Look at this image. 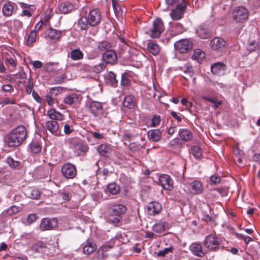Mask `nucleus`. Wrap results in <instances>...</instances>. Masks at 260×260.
<instances>
[{
  "label": "nucleus",
  "instance_id": "1",
  "mask_svg": "<svg viewBox=\"0 0 260 260\" xmlns=\"http://www.w3.org/2000/svg\"><path fill=\"white\" fill-rule=\"evenodd\" d=\"M126 211L125 206L121 204L114 205L107 211L106 218L109 222L114 224H117L122 220V215Z\"/></svg>",
  "mask_w": 260,
  "mask_h": 260
},
{
  "label": "nucleus",
  "instance_id": "2",
  "mask_svg": "<svg viewBox=\"0 0 260 260\" xmlns=\"http://www.w3.org/2000/svg\"><path fill=\"white\" fill-rule=\"evenodd\" d=\"M26 131L23 125H19L12 131L9 137V145L11 147L20 145L26 138Z\"/></svg>",
  "mask_w": 260,
  "mask_h": 260
},
{
  "label": "nucleus",
  "instance_id": "3",
  "mask_svg": "<svg viewBox=\"0 0 260 260\" xmlns=\"http://www.w3.org/2000/svg\"><path fill=\"white\" fill-rule=\"evenodd\" d=\"M221 243V239L213 234L206 236L203 241L204 247L212 251H215L219 249Z\"/></svg>",
  "mask_w": 260,
  "mask_h": 260
},
{
  "label": "nucleus",
  "instance_id": "4",
  "mask_svg": "<svg viewBox=\"0 0 260 260\" xmlns=\"http://www.w3.org/2000/svg\"><path fill=\"white\" fill-rule=\"evenodd\" d=\"M84 17L86 19L87 24H83L82 22V30L86 29L88 24L91 26L98 25L101 20V15L98 9L89 10L88 15Z\"/></svg>",
  "mask_w": 260,
  "mask_h": 260
},
{
  "label": "nucleus",
  "instance_id": "5",
  "mask_svg": "<svg viewBox=\"0 0 260 260\" xmlns=\"http://www.w3.org/2000/svg\"><path fill=\"white\" fill-rule=\"evenodd\" d=\"M193 44L189 39H182L174 43L176 51L180 53H186L192 49Z\"/></svg>",
  "mask_w": 260,
  "mask_h": 260
},
{
  "label": "nucleus",
  "instance_id": "6",
  "mask_svg": "<svg viewBox=\"0 0 260 260\" xmlns=\"http://www.w3.org/2000/svg\"><path fill=\"white\" fill-rule=\"evenodd\" d=\"M62 35V32L52 27L46 29L44 33V38L50 43H55L59 40Z\"/></svg>",
  "mask_w": 260,
  "mask_h": 260
},
{
  "label": "nucleus",
  "instance_id": "7",
  "mask_svg": "<svg viewBox=\"0 0 260 260\" xmlns=\"http://www.w3.org/2000/svg\"><path fill=\"white\" fill-rule=\"evenodd\" d=\"M248 10L244 7H238L235 8L233 13L234 19L238 22H243L248 19Z\"/></svg>",
  "mask_w": 260,
  "mask_h": 260
},
{
  "label": "nucleus",
  "instance_id": "8",
  "mask_svg": "<svg viewBox=\"0 0 260 260\" xmlns=\"http://www.w3.org/2000/svg\"><path fill=\"white\" fill-rule=\"evenodd\" d=\"M165 29L164 22L160 18L156 19L153 23V27L150 29L151 37L158 38Z\"/></svg>",
  "mask_w": 260,
  "mask_h": 260
},
{
  "label": "nucleus",
  "instance_id": "9",
  "mask_svg": "<svg viewBox=\"0 0 260 260\" xmlns=\"http://www.w3.org/2000/svg\"><path fill=\"white\" fill-rule=\"evenodd\" d=\"M57 225L58 220L56 218H44L41 220L40 228L42 231L51 230L57 227Z\"/></svg>",
  "mask_w": 260,
  "mask_h": 260
},
{
  "label": "nucleus",
  "instance_id": "10",
  "mask_svg": "<svg viewBox=\"0 0 260 260\" xmlns=\"http://www.w3.org/2000/svg\"><path fill=\"white\" fill-rule=\"evenodd\" d=\"M61 172L67 178L72 179L76 175L77 171L75 167L70 164H65L61 168Z\"/></svg>",
  "mask_w": 260,
  "mask_h": 260
},
{
  "label": "nucleus",
  "instance_id": "11",
  "mask_svg": "<svg viewBox=\"0 0 260 260\" xmlns=\"http://www.w3.org/2000/svg\"><path fill=\"white\" fill-rule=\"evenodd\" d=\"M86 108L89 109L94 116H101L103 115V106L100 102H92L89 105H86Z\"/></svg>",
  "mask_w": 260,
  "mask_h": 260
},
{
  "label": "nucleus",
  "instance_id": "12",
  "mask_svg": "<svg viewBox=\"0 0 260 260\" xmlns=\"http://www.w3.org/2000/svg\"><path fill=\"white\" fill-rule=\"evenodd\" d=\"M159 181L165 190H171L173 189V181L169 175L167 174L160 175L159 178Z\"/></svg>",
  "mask_w": 260,
  "mask_h": 260
},
{
  "label": "nucleus",
  "instance_id": "13",
  "mask_svg": "<svg viewBox=\"0 0 260 260\" xmlns=\"http://www.w3.org/2000/svg\"><path fill=\"white\" fill-rule=\"evenodd\" d=\"M103 58L106 64H115L117 60L116 53L113 50L106 51L103 54Z\"/></svg>",
  "mask_w": 260,
  "mask_h": 260
},
{
  "label": "nucleus",
  "instance_id": "14",
  "mask_svg": "<svg viewBox=\"0 0 260 260\" xmlns=\"http://www.w3.org/2000/svg\"><path fill=\"white\" fill-rule=\"evenodd\" d=\"M186 7L181 4L179 5L175 9L172 10L170 14L172 19L177 20L182 18Z\"/></svg>",
  "mask_w": 260,
  "mask_h": 260
},
{
  "label": "nucleus",
  "instance_id": "15",
  "mask_svg": "<svg viewBox=\"0 0 260 260\" xmlns=\"http://www.w3.org/2000/svg\"><path fill=\"white\" fill-rule=\"evenodd\" d=\"M161 205L158 202L153 201L149 203L147 206V212L149 215L154 216L161 211Z\"/></svg>",
  "mask_w": 260,
  "mask_h": 260
},
{
  "label": "nucleus",
  "instance_id": "16",
  "mask_svg": "<svg viewBox=\"0 0 260 260\" xmlns=\"http://www.w3.org/2000/svg\"><path fill=\"white\" fill-rule=\"evenodd\" d=\"M189 249L193 255L198 257H203L205 255V253L203 251L202 246L199 243H192L190 245Z\"/></svg>",
  "mask_w": 260,
  "mask_h": 260
},
{
  "label": "nucleus",
  "instance_id": "17",
  "mask_svg": "<svg viewBox=\"0 0 260 260\" xmlns=\"http://www.w3.org/2000/svg\"><path fill=\"white\" fill-rule=\"evenodd\" d=\"M122 104L124 107L134 110L137 105L136 98L133 95H128L125 96Z\"/></svg>",
  "mask_w": 260,
  "mask_h": 260
},
{
  "label": "nucleus",
  "instance_id": "18",
  "mask_svg": "<svg viewBox=\"0 0 260 260\" xmlns=\"http://www.w3.org/2000/svg\"><path fill=\"white\" fill-rule=\"evenodd\" d=\"M197 35L202 39H207L210 37L211 32L204 25L198 26L196 30Z\"/></svg>",
  "mask_w": 260,
  "mask_h": 260
},
{
  "label": "nucleus",
  "instance_id": "19",
  "mask_svg": "<svg viewBox=\"0 0 260 260\" xmlns=\"http://www.w3.org/2000/svg\"><path fill=\"white\" fill-rule=\"evenodd\" d=\"M225 44V41L220 37H215L211 42L212 48L215 50H219L223 48Z\"/></svg>",
  "mask_w": 260,
  "mask_h": 260
},
{
  "label": "nucleus",
  "instance_id": "20",
  "mask_svg": "<svg viewBox=\"0 0 260 260\" xmlns=\"http://www.w3.org/2000/svg\"><path fill=\"white\" fill-rule=\"evenodd\" d=\"M25 194L29 198L38 200L40 199V192L35 187H29L25 190Z\"/></svg>",
  "mask_w": 260,
  "mask_h": 260
},
{
  "label": "nucleus",
  "instance_id": "21",
  "mask_svg": "<svg viewBox=\"0 0 260 260\" xmlns=\"http://www.w3.org/2000/svg\"><path fill=\"white\" fill-rule=\"evenodd\" d=\"M180 69L186 75L185 76H183V78L188 80L194 74L193 69L190 62H186L182 67H180Z\"/></svg>",
  "mask_w": 260,
  "mask_h": 260
},
{
  "label": "nucleus",
  "instance_id": "22",
  "mask_svg": "<svg viewBox=\"0 0 260 260\" xmlns=\"http://www.w3.org/2000/svg\"><path fill=\"white\" fill-rule=\"evenodd\" d=\"M97 150L101 155L107 157L111 154L112 148L110 145L102 144L98 147Z\"/></svg>",
  "mask_w": 260,
  "mask_h": 260
},
{
  "label": "nucleus",
  "instance_id": "23",
  "mask_svg": "<svg viewBox=\"0 0 260 260\" xmlns=\"http://www.w3.org/2000/svg\"><path fill=\"white\" fill-rule=\"evenodd\" d=\"M190 192L193 194H201L203 192V187L199 181H194L190 184Z\"/></svg>",
  "mask_w": 260,
  "mask_h": 260
},
{
  "label": "nucleus",
  "instance_id": "24",
  "mask_svg": "<svg viewBox=\"0 0 260 260\" xmlns=\"http://www.w3.org/2000/svg\"><path fill=\"white\" fill-rule=\"evenodd\" d=\"M46 126L47 129L52 134L58 135L59 125L56 121L50 120L46 123Z\"/></svg>",
  "mask_w": 260,
  "mask_h": 260
},
{
  "label": "nucleus",
  "instance_id": "25",
  "mask_svg": "<svg viewBox=\"0 0 260 260\" xmlns=\"http://www.w3.org/2000/svg\"><path fill=\"white\" fill-rule=\"evenodd\" d=\"M168 229V224L165 221H159L156 223L152 227L153 232L161 234Z\"/></svg>",
  "mask_w": 260,
  "mask_h": 260
},
{
  "label": "nucleus",
  "instance_id": "26",
  "mask_svg": "<svg viewBox=\"0 0 260 260\" xmlns=\"http://www.w3.org/2000/svg\"><path fill=\"white\" fill-rule=\"evenodd\" d=\"M106 82L107 84L116 87L118 84V80L116 79V75L113 72H109L105 76Z\"/></svg>",
  "mask_w": 260,
  "mask_h": 260
},
{
  "label": "nucleus",
  "instance_id": "27",
  "mask_svg": "<svg viewBox=\"0 0 260 260\" xmlns=\"http://www.w3.org/2000/svg\"><path fill=\"white\" fill-rule=\"evenodd\" d=\"M47 116L52 120L61 121L64 119V115L59 112L56 111L54 109H51L47 111Z\"/></svg>",
  "mask_w": 260,
  "mask_h": 260
},
{
  "label": "nucleus",
  "instance_id": "28",
  "mask_svg": "<svg viewBox=\"0 0 260 260\" xmlns=\"http://www.w3.org/2000/svg\"><path fill=\"white\" fill-rule=\"evenodd\" d=\"M148 138L153 142H158L161 137V132L158 129L150 130L147 133Z\"/></svg>",
  "mask_w": 260,
  "mask_h": 260
},
{
  "label": "nucleus",
  "instance_id": "29",
  "mask_svg": "<svg viewBox=\"0 0 260 260\" xmlns=\"http://www.w3.org/2000/svg\"><path fill=\"white\" fill-rule=\"evenodd\" d=\"M29 148L33 154H39L42 151V146L39 142L33 140L29 144Z\"/></svg>",
  "mask_w": 260,
  "mask_h": 260
},
{
  "label": "nucleus",
  "instance_id": "30",
  "mask_svg": "<svg viewBox=\"0 0 260 260\" xmlns=\"http://www.w3.org/2000/svg\"><path fill=\"white\" fill-rule=\"evenodd\" d=\"M225 65L220 62L215 63L211 67L212 73L214 75H219L225 70Z\"/></svg>",
  "mask_w": 260,
  "mask_h": 260
},
{
  "label": "nucleus",
  "instance_id": "31",
  "mask_svg": "<svg viewBox=\"0 0 260 260\" xmlns=\"http://www.w3.org/2000/svg\"><path fill=\"white\" fill-rule=\"evenodd\" d=\"M179 134L181 139L184 141H189L193 138L192 133L188 129H180L179 131Z\"/></svg>",
  "mask_w": 260,
  "mask_h": 260
},
{
  "label": "nucleus",
  "instance_id": "32",
  "mask_svg": "<svg viewBox=\"0 0 260 260\" xmlns=\"http://www.w3.org/2000/svg\"><path fill=\"white\" fill-rule=\"evenodd\" d=\"M148 51L153 55H157L160 51L159 45L155 42L152 41L147 44Z\"/></svg>",
  "mask_w": 260,
  "mask_h": 260
},
{
  "label": "nucleus",
  "instance_id": "33",
  "mask_svg": "<svg viewBox=\"0 0 260 260\" xmlns=\"http://www.w3.org/2000/svg\"><path fill=\"white\" fill-rule=\"evenodd\" d=\"M71 148L74 150L77 155L80 156L81 154V143L79 139H73L71 142Z\"/></svg>",
  "mask_w": 260,
  "mask_h": 260
},
{
  "label": "nucleus",
  "instance_id": "34",
  "mask_svg": "<svg viewBox=\"0 0 260 260\" xmlns=\"http://www.w3.org/2000/svg\"><path fill=\"white\" fill-rule=\"evenodd\" d=\"M73 8V5L69 3H61L58 7V11L63 14H67L69 13Z\"/></svg>",
  "mask_w": 260,
  "mask_h": 260
},
{
  "label": "nucleus",
  "instance_id": "35",
  "mask_svg": "<svg viewBox=\"0 0 260 260\" xmlns=\"http://www.w3.org/2000/svg\"><path fill=\"white\" fill-rule=\"evenodd\" d=\"M109 192L112 195L118 194L120 191V187L115 182H111L107 185Z\"/></svg>",
  "mask_w": 260,
  "mask_h": 260
},
{
  "label": "nucleus",
  "instance_id": "36",
  "mask_svg": "<svg viewBox=\"0 0 260 260\" xmlns=\"http://www.w3.org/2000/svg\"><path fill=\"white\" fill-rule=\"evenodd\" d=\"M96 246L95 243L93 242H87L83 248V251L87 255L92 253L96 249Z\"/></svg>",
  "mask_w": 260,
  "mask_h": 260
},
{
  "label": "nucleus",
  "instance_id": "37",
  "mask_svg": "<svg viewBox=\"0 0 260 260\" xmlns=\"http://www.w3.org/2000/svg\"><path fill=\"white\" fill-rule=\"evenodd\" d=\"M185 31V29L182 25L180 23H175L172 27V35L173 36H177L183 33Z\"/></svg>",
  "mask_w": 260,
  "mask_h": 260
},
{
  "label": "nucleus",
  "instance_id": "38",
  "mask_svg": "<svg viewBox=\"0 0 260 260\" xmlns=\"http://www.w3.org/2000/svg\"><path fill=\"white\" fill-rule=\"evenodd\" d=\"M191 153L196 159L201 160L202 159L203 154L200 147L198 146H191Z\"/></svg>",
  "mask_w": 260,
  "mask_h": 260
},
{
  "label": "nucleus",
  "instance_id": "39",
  "mask_svg": "<svg viewBox=\"0 0 260 260\" xmlns=\"http://www.w3.org/2000/svg\"><path fill=\"white\" fill-rule=\"evenodd\" d=\"M14 7L9 3H6L2 8V12L4 16L9 17L13 14Z\"/></svg>",
  "mask_w": 260,
  "mask_h": 260
},
{
  "label": "nucleus",
  "instance_id": "40",
  "mask_svg": "<svg viewBox=\"0 0 260 260\" xmlns=\"http://www.w3.org/2000/svg\"><path fill=\"white\" fill-rule=\"evenodd\" d=\"M44 69L47 72H53L60 70L58 62H49L44 66Z\"/></svg>",
  "mask_w": 260,
  "mask_h": 260
},
{
  "label": "nucleus",
  "instance_id": "41",
  "mask_svg": "<svg viewBox=\"0 0 260 260\" xmlns=\"http://www.w3.org/2000/svg\"><path fill=\"white\" fill-rule=\"evenodd\" d=\"M36 171L41 177L43 178L47 177L50 172L49 167L47 166L39 167Z\"/></svg>",
  "mask_w": 260,
  "mask_h": 260
},
{
  "label": "nucleus",
  "instance_id": "42",
  "mask_svg": "<svg viewBox=\"0 0 260 260\" xmlns=\"http://www.w3.org/2000/svg\"><path fill=\"white\" fill-rule=\"evenodd\" d=\"M115 244V241L113 239H111L110 240L104 243L100 248L103 250V251L106 253L112 249L114 247Z\"/></svg>",
  "mask_w": 260,
  "mask_h": 260
},
{
  "label": "nucleus",
  "instance_id": "43",
  "mask_svg": "<svg viewBox=\"0 0 260 260\" xmlns=\"http://www.w3.org/2000/svg\"><path fill=\"white\" fill-rule=\"evenodd\" d=\"M112 47L110 43L107 41H103L99 43L98 48L101 51L109 50Z\"/></svg>",
  "mask_w": 260,
  "mask_h": 260
},
{
  "label": "nucleus",
  "instance_id": "44",
  "mask_svg": "<svg viewBox=\"0 0 260 260\" xmlns=\"http://www.w3.org/2000/svg\"><path fill=\"white\" fill-rule=\"evenodd\" d=\"M71 58L73 60H77L81 59V51L79 49L72 50L70 52Z\"/></svg>",
  "mask_w": 260,
  "mask_h": 260
},
{
  "label": "nucleus",
  "instance_id": "45",
  "mask_svg": "<svg viewBox=\"0 0 260 260\" xmlns=\"http://www.w3.org/2000/svg\"><path fill=\"white\" fill-rule=\"evenodd\" d=\"M78 100V97L76 94H72L69 95H68L66 96L64 100L63 101L64 103L68 104V105H71L73 104L74 102L77 101Z\"/></svg>",
  "mask_w": 260,
  "mask_h": 260
},
{
  "label": "nucleus",
  "instance_id": "46",
  "mask_svg": "<svg viewBox=\"0 0 260 260\" xmlns=\"http://www.w3.org/2000/svg\"><path fill=\"white\" fill-rule=\"evenodd\" d=\"M7 215L13 216L19 212V208L16 206H12L7 210L4 211Z\"/></svg>",
  "mask_w": 260,
  "mask_h": 260
},
{
  "label": "nucleus",
  "instance_id": "47",
  "mask_svg": "<svg viewBox=\"0 0 260 260\" xmlns=\"http://www.w3.org/2000/svg\"><path fill=\"white\" fill-rule=\"evenodd\" d=\"M37 33L36 31H31L28 36L27 40V45L29 46L34 43L36 40Z\"/></svg>",
  "mask_w": 260,
  "mask_h": 260
},
{
  "label": "nucleus",
  "instance_id": "48",
  "mask_svg": "<svg viewBox=\"0 0 260 260\" xmlns=\"http://www.w3.org/2000/svg\"><path fill=\"white\" fill-rule=\"evenodd\" d=\"M259 47L258 43L256 41H252L249 42L247 50L249 52H251L256 51Z\"/></svg>",
  "mask_w": 260,
  "mask_h": 260
},
{
  "label": "nucleus",
  "instance_id": "49",
  "mask_svg": "<svg viewBox=\"0 0 260 260\" xmlns=\"http://www.w3.org/2000/svg\"><path fill=\"white\" fill-rule=\"evenodd\" d=\"M129 149L133 152H139L143 149V147L139 144L131 143L128 146Z\"/></svg>",
  "mask_w": 260,
  "mask_h": 260
},
{
  "label": "nucleus",
  "instance_id": "50",
  "mask_svg": "<svg viewBox=\"0 0 260 260\" xmlns=\"http://www.w3.org/2000/svg\"><path fill=\"white\" fill-rule=\"evenodd\" d=\"M107 256V254L100 248L98 249L95 254V257L99 260H104Z\"/></svg>",
  "mask_w": 260,
  "mask_h": 260
},
{
  "label": "nucleus",
  "instance_id": "51",
  "mask_svg": "<svg viewBox=\"0 0 260 260\" xmlns=\"http://www.w3.org/2000/svg\"><path fill=\"white\" fill-rule=\"evenodd\" d=\"M106 64L104 62L100 63V64L93 67V72L96 73H100L106 68Z\"/></svg>",
  "mask_w": 260,
  "mask_h": 260
},
{
  "label": "nucleus",
  "instance_id": "52",
  "mask_svg": "<svg viewBox=\"0 0 260 260\" xmlns=\"http://www.w3.org/2000/svg\"><path fill=\"white\" fill-rule=\"evenodd\" d=\"M34 87L33 79L30 77L28 79L27 85L26 86V92L27 94H30L32 92Z\"/></svg>",
  "mask_w": 260,
  "mask_h": 260
},
{
  "label": "nucleus",
  "instance_id": "53",
  "mask_svg": "<svg viewBox=\"0 0 260 260\" xmlns=\"http://www.w3.org/2000/svg\"><path fill=\"white\" fill-rule=\"evenodd\" d=\"M174 249V248L173 246H170L168 248H165L164 250L159 251L157 255L158 256H165L166 255L170 252H172L173 250Z\"/></svg>",
  "mask_w": 260,
  "mask_h": 260
},
{
  "label": "nucleus",
  "instance_id": "54",
  "mask_svg": "<svg viewBox=\"0 0 260 260\" xmlns=\"http://www.w3.org/2000/svg\"><path fill=\"white\" fill-rule=\"evenodd\" d=\"M160 122V116L159 115H155L153 117L151 120V126L152 127H155L158 126Z\"/></svg>",
  "mask_w": 260,
  "mask_h": 260
},
{
  "label": "nucleus",
  "instance_id": "55",
  "mask_svg": "<svg viewBox=\"0 0 260 260\" xmlns=\"http://www.w3.org/2000/svg\"><path fill=\"white\" fill-rule=\"evenodd\" d=\"M202 54H203V52L200 49H195L192 55V58L194 60H198L199 58H201Z\"/></svg>",
  "mask_w": 260,
  "mask_h": 260
},
{
  "label": "nucleus",
  "instance_id": "56",
  "mask_svg": "<svg viewBox=\"0 0 260 260\" xmlns=\"http://www.w3.org/2000/svg\"><path fill=\"white\" fill-rule=\"evenodd\" d=\"M7 162L8 164V165L12 168H15L19 165L18 161L14 160L11 157L7 158Z\"/></svg>",
  "mask_w": 260,
  "mask_h": 260
},
{
  "label": "nucleus",
  "instance_id": "57",
  "mask_svg": "<svg viewBox=\"0 0 260 260\" xmlns=\"http://www.w3.org/2000/svg\"><path fill=\"white\" fill-rule=\"evenodd\" d=\"M5 63L9 64L13 68H16L17 66V61L16 59L12 58H6L5 59Z\"/></svg>",
  "mask_w": 260,
  "mask_h": 260
},
{
  "label": "nucleus",
  "instance_id": "58",
  "mask_svg": "<svg viewBox=\"0 0 260 260\" xmlns=\"http://www.w3.org/2000/svg\"><path fill=\"white\" fill-rule=\"evenodd\" d=\"M211 184L216 185L220 183V179L217 175H212L210 177Z\"/></svg>",
  "mask_w": 260,
  "mask_h": 260
},
{
  "label": "nucleus",
  "instance_id": "59",
  "mask_svg": "<svg viewBox=\"0 0 260 260\" xmlns=\"http://www.w3.org/2000/svg\"><path fill=\"white\" fill-rule=\"evenodd\" d=\"M59 196L61 198L62 200L64 201H69L70 200L71 196L67 192H61L59 193Z\"/></svg>",
  "mask_w": 260,
  "mask_h": 260
},
{
  "label": "nucleus",
  "instance_id": "60",
  "mask_svg": "<svg viewBox=\"0 0 260 260\" xmlns=\"http://www.w3.org/2000/svg\"><path fill=\"white\" fill-rule=\"evenodd\" d=\"M129 80L127 77L125 75H122L121 76V85L122 86H126L129 84Z\"/></svg>",
  "mask_w": 260,
  "mask_h": 260
},
{
  "label": "nucleus",
  "instance_id": "61",
  "mask_svg": "<svg viewBox=\"0 0 260 260\" xmlns=\"http://www.w3.org/2000/svg\"><path fill=\"white\" fill-rule=\"evenodd\" d=\"M37 219V216L35 214H31L29 215L27 218V223L31 224Z\"/></svg>",
  "mask_w": 260,
  "mask_h": 260
},
{
  "label": "nucleus",
  "instance_id": "62",
  "mask_svg": "<svg viewBox=\"0 0 260 260\" xmlns=\"http://www.w3.org/2000/svg\"><path fill=\"white\" fill-rule=\"evenodd\" d=\"M15 101L14 100H12L9 98H6L3 101L0 102V104H15Z\"/></svg>",
  "mask_w": 260,
  "mask_h": 260
},
{
  "label": "nucleus",
  "instance_id": "63",
  "mask_svg": "<svg viewBox=\"0 0 260 260\" xmlns=\"http://www.w3.org/2000/svg\"><path fill=\"white\" fill-rule=\"evenodd\" d=\"M112 6L115 12H118L120 10V7L117 3V0H112Z\"/></svg>",
  "mask_w": 260,
  "mask_h": 260
},
{
  "label": "nucleus",
  "instance_id": "64",
  "mask_svg": "<svg viewBox=\"0 0 260 260\" xmlns=\"http://www.w3.org/2000/svg\"><path fill=\"white\" fill-rule=\"evenodd\" d=\"M66 80L65 76L64 75H61L55 77V81L57 83H62L64 82Z\"/></svg>",
  "mask_w": 260,
  "mask_h": 260
}]
</instances>
